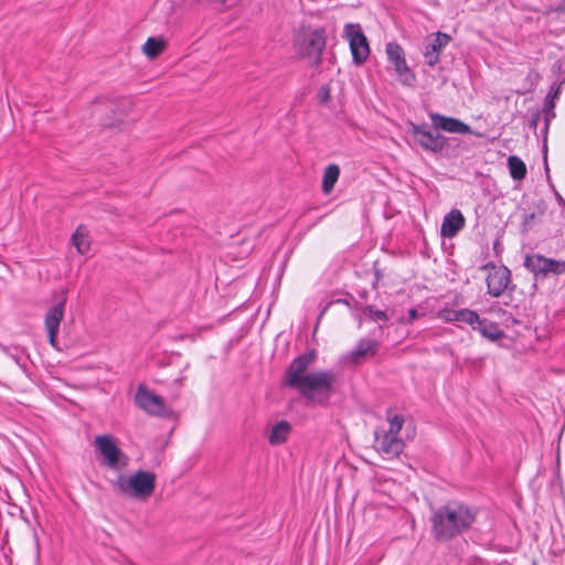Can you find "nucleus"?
Returning a JSON list of instances; mask_svg holds the SVG:
<instances>
[{"instance_id": "5", "label": "nucleus", "mask_w": 565, "mask_h": 565, "mask_svg": "<svg viewBox=\"0 0 565 565\" xmlns=\"http://www.w3.org/2000/svg\"><path fill=\"white\" fill-rule=\"evenodd\" d=\"M343 38L349 42L352 61L362 65L370 56V45L359 23H347L343 28Z\"/></svg>"}, {"instance_id": "27", "label": "nucleus", "mask_w": 565, "mask_h": 565, "mask_svg": "<svg viewBox=\"0 0 565 565\" xmlns=\"http://www.w3.org/2000/svg\"><path fill=\"white\" fill-rule=\"evenodd\" d=\"M438 318L446 322H459V310L445 308L438 311Z\"/></svg>"}, {"instance_id": "15", "label": "nucleus", "mask_w": 565, "mask_h": 565, "mask_svg": "<svg viewBox=\"0 0 565 565\" xmlns=\"http://www.w3.org/2000/svg\"><path fill=\"white\" fill-rule=\"evenodd\" d=\"M380 347L379 341L372 339H361L355 348L345 356L348 362L361 364L370 358H373Z\"/></svg>"}, {"instance_id": "29", "label": "nucleus", "mask_w": 565, "mask_h": 565, "mask_svg": "<svg viewBox=\"0 0 565 565\" xmlns=\"http://www.w3.org/2000/svg\"><path fill=\"white\" fill-rule=\"evenodd\" d=\"M319 98L321 103H327L330 98V89L327 86L321 87L319 92Z\"/></svg>"}, {"instance_id": "11", "label": "nucleus", "mask_w": 565, "mask_h": 565, "mask_svg": "<svg viewBox=\"0 0 565 565\" xmlns=\"http://www.w3.org/2000/svg\"><path fill=\"white\" fill-rule=\"evenodd\" d=\"M484 268L488 294L495 298L502 296L511 282V271L505 266L486 265Z\"/></svg>"}, {"instance_id": "3", "label": "nucleus", "mask_w": 565, "mask_h": 565, "mask_svg": "<svg viewBox=\"0 0 565 565\" xmlns=\"http://www.w3.org/2000/svg\"><path fill=\"white\" fill-rule=\"evenodd\" d=\"M156 473L146 470H137L130 476L119 475L113 482L114 488L122 495L146 501L156 490Z\"/></svg>"}, {"instance_id": "12", "label": "nucleus", "mask_w": 565, "mask_h": 565, "mask_svg": "<svg viewBox=\"0 0 565 565\" xmlns=\"http://www.w3.org/2000/svg\"><path fill=\"white\" fill-rule=\"evenodd\" d=\"M405 447L399 436L388 435L384 428L374 431V448L386 458L398 457Z\"/></svg>"}, {"instance_id": "31", "label": "nucleus", "mask_w": 565, "mask_h": 565, "mask_svg": "<svg viewBox=\"0 0 565 565\" xmlns=\"http://www.w3.org/2000/svg\"><path fill=\"white\" fill-rule=\"evenodd\" d=\"M418 318V311L416 309L408 310V321L412 322Z\"/></svg>"}, {"instance_id": "8", "label": "nucleus", "mask_w": 565, "mask_h": 565, "mask_svg": "<svg viewBox=\"0 0 565 565\" xmlns=\"http://www.w3.org/2000/svg\"><path fill=\"white\" fill-rule=\"evenodd\" d=\"M386 54L399 82L404 86H414L416 76L407 65L403 47L395 42H390L386 44Z\"/></svg>"}, {"instance_id": "9", "label": "nucleus", "mask_w": 565, "mask_h": 565, "mask_svg": "<svg viewBox=\"0 0 565 565\" xmlns=\"http://www.w3.org/2000/svg\"><path fill=\"white\" fill-rule=\"evenodd\" d=\"M524 266L535 277L545 278L548 275H559L565 273V260H556L546 258L540 254L526 255L524 258Z\"/></svg>"}, {"instance_id": "16", "label": "nucleus", "mask_w": 565, "mask_h": 565, "mask_svg": "<svg viewBox=\"0 0 565 565\" xmlns=\"http://www.w3.org/2000/svg\"><path fill=\"white\" fill-rule=\"evenodd\" d=\"M429 118L435 129H440L451 134L470 132V127L457 118L447 117L438 113L429 114Z\"/></svg>"}, {"instance_id": "13", "label": "nucleus", "mask_w": 565, "mask_h": 565, "mask_svg": "<svg viewBox=\"0 0 565 565\" xmlns=\"http://www.w3.org/2000/svg\"><path fill=\"white\" fill-rule=\"evenodd\" d=\"M136 405L149 415L163 416L167 414L164 401L150 392L145 385H139L135 394Z\"/></svg>"}, {"instance_id": "23", "label": "nucleus", "mask_w": 565, "mask_h": 565, "mask_svg": "<svg viewBox=\"0 0 565 565\" xmlns=\"http://www.w3.org/2000/svg\"><path fill=\"white\" fill-rule=\"evenodd\" d=\"M166 43L163 39L161 38H148L146 43L142 46V52L149 57V58H156L163 50H164Z\"/></svg>"}, {"instance_id": "30", "label": "nucleus", "mask_w": 565, "mask_h": 565, "mask_svg": "<svg viewBox=\"0 0 565 565\" xmlns=\"http://www.w3.org/2000/svg\"><path fill=\"white\" fill-rule=\"evenodd\" d=\"M207 2L216 9H222L225 6L226 0H207Z\"/></svg>"}, {"instance_id": "28", "label": "nucleus", "mask_w": 565, "mask_h": 565, "mask_svg": "<svg viewBox=\"0 0 565 565\" xmlns=\"http://www.w3.org/2000/svg\"><path fill=\"white\" fill-rule=\"evenodd\" d=\"M554 107H555V102L553 100V98H550V95H547L545 98V104H544V109H543L546 113V117H545L546 127L548 126L550 120L555 117Z\"/></svg>"}, {"instance_id": "20", "label": "nucleus", "mask_w": 565, "mask_h": 565, "mask_svg": "<svg viewBox=\"0 0 565 565\" xmlns=\"http://www.w3.org/2000/svg\"><path fill=\"white\" fill-rule=\"evenodd\" d=\"M89 232L86 226L79 225L72 235V244L81 255H85L90 249Z\"/></svg>"}, {"instance_id": "7", "label": "nucleus", "mask_w": 565, "mask_h": 565, "mask_svg": "<svg viewBox=\"0 0 565 565\" xmlns=\"http://www.w3.org/2000/svg\"><path fill=\"white\" fill-rule=\"evenodd\" d=\"M95 446L104 458V463L110 469H124L128 466L129 458L117 446L115 438L110 435H98L95 438Z\"/></svg>"}, {"instance_id": "17", "label": "nucleus", "mask_w": 565, "mask_h": 565, "mask_svg": "<svg viewBox=\"0 0 565 565\" xmlns=\"http://www.w3.org/2000/svg\"><path fill=\"white\" fill-rule=\"evenodd\" d=\"M466 225V218L461 211L452 209L447 213L441 222L440 235L443 237H455Z\"/></svg>"}, {"instance_id": "6", "label": "nucleus", "mask_w": 565, "mask_h": 565, "mask_svg": "<svg viewBox=\"0 0 565 565\" xmlns=\"http://www.w3.org/2000/svg\"><path fill=\"white\" fill-rule=\"evenodd\" d=\"M55 303L47 310L44 319L45 330L49 342L53 348H57V335L60 326L64 318L65 305L67 301V291L61 289L54 294Z\"/></svg>"}, {"instance_id": "24", "label": "nucleus", "mask_w": 565, "mask_h": 565, "mask_svg": "<svg viewBox=\"0 0 565 565\" xmlns=\"http://www.w3.org/2000/svg\"><path fill=\"white\" fill-rule=\"evenodd\" d=\"M386 420L388 423V428L385 429L387 434L398 436L405 423L404 416L395 414L392 408H388L386 411Z\"/></svg>"}, {"instance_id": "26", "label": "nucleus", "mask_w": 565, "mask_h": 565, "mask_svg": "<svg viewBox=\"0 0 565 565\" xmlns=\"http://www.w3.org/2000/svg\"><path fill=\"white\" fill-rule=\"evenodd\" d=\"M479 315L470 309H459V322H463L466 324L477 327L480 321Z\"/></svg>"}, {"instance_id": "19", "label": "nucleus", "mask_w": 565, "mask_h": 565, "mask_svg": "<svg viewBox=\"0 0 565 565\" xmlns=\"http://www.w3.org/2000/svg\"><path fill=\"white\" fill-rule=\"evenodd\" d=\"M473 329L478 330L482 337L490 341H498L504 337V332L498 324L487 319H480L479 323L477 327H473Z\"/></svg>"}, {"instance_id": "18", "label": "nucleus", "mask_w": 565, "mask_h": 565, "mask_svg": "<svg viewBox=\"0 0 565 565\" xmlns=\"http://www.w3.org/2000/svg\"><path fill=\"white\" fill-rule=\"evenodd\" d=\"M291 431V425L287 420H280L277 424H275L269 434H268V441L273 446L281 445L287 439Z\"/></svg>"}, {"instance_id": "14", "label": "nucleus", "mask_w": 565, "mask_h": 565, "mask_svg": "<svg viewBox=\"0 0 565 565\" xmlns=\"http://www.w3.org/2000/svg\"><path fill=\"white\" fill-rule=\"evenodd\" d=\"M451 36L444 32H436L433 38L426 40L424 46V57L430 67L439 63L440 53L450 43Z\"/></svg>"}, {"instance_id": "21", "label": "nucleus", "mask_w": 565, "mask_h": 565, "mask_svg": "<svg viewBox=\"0 0 565 565\" xmlns=\"http://www.w3.org/2000/svg\"><path fill=\"white\" fill-rule=\"evenodd\" d=\"M340 175V168L338 164H329L323 173L322 179V191L324 194H329L337 183Z\"/></svg>"}, {"instance_id": "1", "label": "nucleus", "mask_w": 565, "mask_h": 565, "mask_svg": "<svg viewBox=\"0 0 565 565\" xmlns=\"http://www.w3.org/2000/svg\"><path fill=\"white\" fill-rule=\"evenodd\" d=\"M315 360V351L294 359L285 372L284 383L296 388L308 402L327 405L334 393L337 374L331 370L307 372Z\"/></svg>"}, {"instance_id": "22", "label": "nucleus", "mask_w": 565, "mask_h": 565, "mask_svg": "<svg viewBox=\"0 0 565 565\" xmlns=\"http://www.w3.org/2000/svg\"><path fill=\"white\" fill-rule=\"evenodd\" d=\"M508 168H509L511 178L515 181H521L526 175V166L516 156H510L508 158Z\"/></svg>"}, {"instance_id": "4", "label": "nucleus", "mask_w": 565, "mask_h": 565, "mask_svg": "<svg viewBox=\"0 0 565 565\" xmlns=\"http://www.w3.org/2000/svg\"><path fill=\"white\" fill-rule=\"evenodd\" d=\"M324 47L326 31L322 28L306 32L298 40V51L300 55L315 66L321 63V55Z\"/></svg>"}, {"instance_id": "10", "label": "nucleus", "mask_w": 565, "mask_h": 565, "mask_svg": "<svg viewBox=\"0 0 565 565\" xmlns=\"http://www.w3.org/2000/svg\"><path fill=\"white\" fill-rule=\"evenodd\" d=\"M411 131L415 141L426 151L437 153L443 151L446 146L447 139L439 132L430 130L425 124H412Z\"/></svg>"}, {"instance_id": "25", "label": "nucleus", "mask_w": 565, "mask_h": 565, "mask_svg": "<svg viewBox=\"0 0 565 565\" xmlns=\"http://www.w3.org/2000/svg\"><path fill=\"white\" fill-rule=\"evenodd\" d=\"M362 311L365 318H369L370 320L373 321L380 320L383 322H387L390 320V317L386 311L376 309L373 306H366L363 308Z\"/></svg>"}, {"instance_id": "2", "label": "nucleus", "mask_w": 565, "mask_h": 565, "mask_svg": "<svg viewBox=\"0 0 565 565\" xmlns=\"http://www.w3.org/2000/svg\"><path fill=\"white\" fill-rule=\"evenodd\" d=\"M478 510L463 502L449 501L433 512L431 535L439 542L450 541L468 531L477 519Z\"/></svg>"}, {"instance_id": "32", "label": "nucleus", "mask_w": 565, "mask_h": 565, "mask_svg": "<svg viewBox=\"0 0 565 565\" xmlns=\"http://www.w3.org/2000/svg\"><path fill=\"white\" fill-rule=\"evenodd\" d=\"M550 95V98H553V100L557 97L558 95V88L555 90V93L553 95L548 94Z\"/></svg>"}]
</instances>
